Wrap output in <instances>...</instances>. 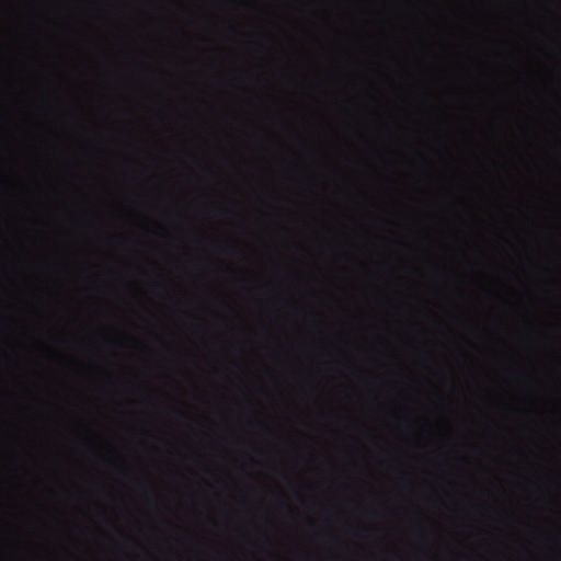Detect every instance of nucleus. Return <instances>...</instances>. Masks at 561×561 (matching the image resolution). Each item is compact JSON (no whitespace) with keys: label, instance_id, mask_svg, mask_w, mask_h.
Masks as SVG:
<instances>
[{"label":"nucleus","instance_id":"1","mask_svg":"<svg viewBox=\"0 0 561 561\" xmlns=\"http://www.w3.org/2000/svg\"><path fill=\"white\" fill-rule=\"evenodd\" d=\"M271 561H278V560H276V559H273V560H271Z\"/></svg>","mask_w":561,"mask_h":561}]
</instances>
